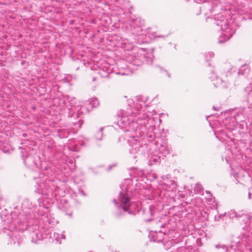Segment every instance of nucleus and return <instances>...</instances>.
Instances as JSON below:
<instances>
[{"mask_svg": "<svg viewBox=\"0 0 252 252\" xmlns=\"http://www.w3.org/2000/svg\"><path fill=\"white\" fill-rule=\"evenodd\" d=\"M53 237L55 240L59 244L62 243V240H64L65 239V236L64 234H59L58 233H54Z\"/></svg>", "mask_w": 252, "mask_h": 252, "instance_id": "20e7f679", "label": "nucleus"}, {"mask_svg": "<svg viewBox=\"0 0 252 252\" xmlns=\"http://www.w3.org/2000/svg\"><path fill=\"white\" fill-rule=\"evenodd\" d=\"M72 55H73V54H71V56H72ZM72 57V60L74 61V60H75V59L73 58V57Z\"/></svg>", "mask_w": 252, "mask_h": 252, "instance_id": "6e6552de", "label": "nucleus"}, {"mask_svg": "<svg viewBox=\"0 0 252 252\" xmlns=\"http://www.w3.org/2000/svg\"><path fill=\"white\" fill-rule=\"evenodd\" d=\"M76 116H77V117H79V112H77L76 113Z\"/></svg>", "mask_w": 252, "mask_h": 252, "instance_id": "0eeeda50", "label": "nucleus"}, {"mask_svg": "<svg viewBox=\"0 0 252 252\" xmlns=\"http://www.w3.org/2000/svg\"><path fill=\"white\" fill-rule=\"evenodd\" d=\"M22 157L24 163L28 167H32L33 165L34 164V163L32 159V157L30 156H26L25 159H24L25 156L24 154L22 155Z\"/></svg>", "mask_w": 252, "mask_h": 252, "instance_id": "7ed1b4c3", "label": "nucleus"}, {"mask_svg": "<svg viewBox=\"0 0 252 252\" xmlns=\"http://www.w3.org/2000/svg\"><path fill=\"white\" fill-rule=\"evenodd\" d=\"M121 200L122 203L124 204L123 209L125 211H126L128 206L127 203L129 202V199L127 197L124 195L122 197Z\"/></svg>", "mask_w": 252, "mask_h": 252, "instance_id": "39448f33", "label": "nucleus"}, {"mask_svg": "<svg viewBox=\"0 0 252 252\" xmlns=\"http://www.w3.org/2000/svg\"><path fill=\"white\" fill-rule=\"evenodd\" d=\"M35 192L45 195L47 198L51 199L55 195L53 189L46 182H41L40 179H37Z\"/></svg>", "mask_w": 252, "mask_h": 252, "instance_id": "f03ea898", "label": "nucleus"}, {"mask_svg": "<svg viewBox=\"0 0 252 252\" xmlns=\"http://www.w3.org/2000/svg\"><path fill=\"white\" fill-rule=\"evenodd\" d=\"M38 210L36 206H32L31 202L26 199L22 203L21 212L17 209L11 212L10 214L6 210L1 212V220L7 224V226L3 228V231L9 237V241L11 244H15L17 242L19 245L22 239V232L25 230L31 238L32 242L36 243L44 238L43 233L45 229L53 227L55 225L56 220L47 212L37 217L39 225H31L27 219L31 218L32 214Z\"/></svg>", "mask_w": 252, "mask_h": 252, "instance_id": "f257e3e1", "label": "nucleus"}, {"mask_svg": "<svg viewBox=\"0 0 252 252\" xmlns=\"http://www.w3.org/2000/svg\"><path fill=\"white\" fill-rule=\"evenodd\" d=\"M66 214L67 215L69 216L70 217V216H71V215H72V212H69V213H67V212H66Z\"/></svg>", "mask_w": 252, "mask_h": 252, "instance_id": "423d86ee", "label": "nucleus"}]
</instances>
